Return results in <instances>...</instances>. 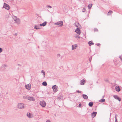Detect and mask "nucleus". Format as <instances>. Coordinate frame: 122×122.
Instances as JSON below:
<instances>
[{
  "instance_id": "obj_24",
  "label": "nucleus",
  "mask_w": 122,
  "mask_h": 122,
  "mask_svg": "<svg viewBox=\"0 0 122 122\" xmlns=\"http://www.w3.org/2000/svg\"><path fill=\"white\" fill-rule=\"evenodd\" d=\"M105 101V100L104 99H102L99 100V102H104Z\"/></svg>"
},
{
  "instance_id": "obj_18",
  "label": "nucleus",
  "mask_w": 122,
  "mask_h": 122,
  "mask_svg": "<svg viewBox=\"0 0 122 122\" xmlns=\"http://www.w3.org/2000/svg\"><path fill=\"white\" fill-rule=\"evenodd\" d=\"M93 103L92 102H89L88 104V105L90 107H92L93 106Z\"/></svg>"
},
{
  "instance_id": "obj_31",
  "label": "nucleus",
  "mask_w": 122,
  "mask_h": 122,
  "mask_svg": "<svg viewBox=\"0 0 122 122\" xmlns=\"http://www.w3.org/2000/svg\"><path fill=\"white\" fill-rule=\"evenodd\" d=\"M92 57H90L89 58V61L90 62L92 60Z\"/></svg>"
},
{
  "instance_id": "obj_41",
  "label": "nucleus",
  "mask_w": 122,
  "mask_h": 122,
  "mask_svg": "<svg viewBox=\"0 0 122 122\" xmlns=\"http://www.w3.org/2000/svg\"><path fill=\"white\" fill-rule=\"evenodd\" d=\"M46 122H51L49 120H47L46 121Z\"/></svg>"
},
{
  "instance_id": "obj_17",
  "label": "nucleus",
  "mask_w": 122,
  "mask_h": 122,
  "mask_svg": "<svg viewBox=\"0 0 122 122\" xmlns=\"http://www.w3.org/2000/svg\"><path fill=\"white\" fill-rule=\"evenodd\" d=\"M83 98L85 99H88L87 96L86 94H83L82 95Z\"/></svg>"
},
{
  "instance_id": "obj_42",
  "label": "nucleus",
  "mask_w": 122,
  "mask_h": 122,
  "mask_svg": "<svg viewBox=\"0 0 122 122\" xmlns=\"http://www.w3.org/2000/svg\"><path fill=\"white\" fill-rule=\"evenodd\" d=\"M39 25V26H42V24H40Z\"/></svg>"
},
{
  "instance_id": "obj_9",
  "label": "nucleus",
  "mask_w": 122,
  "mask_h": 122,
  "mask_svg": "<svg viewBox=\"0 0 122 122\" xmlns=\"http://www.w3.org/2000/svg\"><path fill=\"white\" fill-rule=\"evenodd\" d=\"M25 87L28 90H30L31 88V85L28 84L25 86Z\"/></svg>"
},
{
  "instance_id": "obj_11",
  "label": "nucleus",
  "mask_w": 122,
  "mask_h": 122,
  "mask_svg": "<svg viewBox=\"0 0 122 122\" xmlns=\"http://www.w3.org/2000/svg\"><path fill=\"white\" fill-rule=\"evenodd\" d=\"M34 29L36 30L40 29H41V27L39 25H36L34 27Z\"/></svg>"
},
{
  "instance_id": "obj_29",
  "label": "nucleus",
  "mask_w": 122,
  "mask_h": 122,
  "mask_svg": "<svg viewBox=\"0 0 122 122\" xmlns=\"http://www.w3.org/2000/svg\"><path fill=\"white\" fill-rule=\"evenodd\" d=\"M46 7L51 8H52V6L50 5H47L46 6Z\"/></svg>"
},
{
  "instance_id": "obj_10",
  "label": "nucleus",
  "mask_w": 122,
  "mask_h": 122,
  "mask_svg": "<svg viewBox=\"0 0 122 122\" xmlns=\"http://www.w3.org/2000/svg\"><path fill=\"white\" fill-rule=\"evenodd\" d=\"M116 90L117 92H119L120 91V88L119 86H117L115 87Z\"/></svg>"
},
{
  "instance_id": "obj_28",
  "label": "nucleus",
  "mask_w": 122,
  "mask_h": 122,
  "mask_svg": "<svg viewBox=\"0 0 122 122\" xmlns=\"http://www.w3.org/2000/svg\"><path fill=\"white\" fill-rule=\"evenodd\" d=\"M94 31H98V30L97 28H95L94 29Z\"/></svg>"
},
{
  "instance_id": "obj_21",
  "label": "nucleus",
  "mask_w": 122,
  "mask_h": 122,
  "mask_svg": "<svg viewBox=\"0 0 122 122\" xmlns=\"http://www.w3.org/2000/svg\"><path fill=\"white\" fill-rule=\"evenodd\" d=\"M7 66V65L5 64L3 65L2 66V67L4 69H6L5 67H6Z\"/></svg>"
},
{
  "instance_id": "obj_20",
  "label": "nucleus",
  "mask_w": 122,
  "mask_h": 122,
  "mask_svg": "<svg viewBox=\"0 0 122 122\" xmlns=\"http://www.w3.org/2000/svg\"><path fill=\"white\" fill-rule=\"evenodd\" d=\"M113 12L111 10H110L109 12H108V14H107V15H111V14H112Z\"/></svg>"
},
{
  "instance_id": "obj_6",
  "label": "nucleus",
  "mask_w": 122,
  "mask_h": 122,
  "mask_svg": "<svg viewBox=\"0 0 122 122\" xmlns=\"http://www.w3.org/2000/svg\"><path fill=\"white\" fill-rule=\"evenodd\" d=\"M114 97L115 99H117L119 101H120L121 100V98L118 96L117 95H114L113 96Z\"/></svg>"
},
{
  "instance_id": "obj_3",
  "label": "nucleus",
  "mask_w": 122,
  "mask_h": 122,
  "mask_svg": "<svg viewBox=\"0 0 122 122\" xmlns=\"http://www.w3.org/2000/svg\"><path fill=\"white\" fill-rule=\"evenodd\" d=\"M54 24L59 25L60 26H61L63 25V22L62 21H60L55 23Z\"/></svg>"
},
{
  "instance_id": "obj_38",
  "label": "nucleus",
  "mask_w": 122,
  "mask_h": 122,
  "mask_svg": "<svg viewBox=\"0 0 122 122\" xmlns=\"http://www.w3.org/2000/svg\"><path fill=\"white\" fill-rule=\"evenodd\" d=\"M104 80L106 81V82H108V79H104Z\"/></svg>"
},
{
  "instance_id": "obj_35",
  "label": "nucleus",
  "mask_w": 122,
  "mask_h": 122,
  "mask_svg": "<svg viewBox=\"0 0 122 122\" xmlns=\"http://www.w3.org/2000/svg\"><path fill=\"white\" fill-rule=\"evenodd\" d=\"M119 58H120V59L122 61V56H119Z\"/></svg>"
},
{
  "instance_id": "obj_40",
  "label": "nucleus",
  "mask_w": 122,
  "mask_h": 122,
  "mask_svg": "<svg viewBox=\"0 0 122 122\" xmlns=\"http://www.w3.org/2000/svg\"><path fill=\"white\" fill-rule=\"evenodd\" d=\"M60 54H57V56L58 57H59V56H60Z\"/></svg>"
},
{
  "instance_id": "obj_7",
  "label": "nucleus",
  "mask_w": 122,
  "mask_h": 122,
  "mask_svg": "<svg viewBox=\"0 0 122 122\" xmlns=\"http://www.w3.org/2000/svg\"><path fill=\"white\" fill-rule=\"evenodd\" d=\"M75 32H76L78 34L80 35L81 33L80 30L79 28H77L75 30Z\"/></svg>"
},
{
  "instance_id": "obj_46",
  "label": "nucleus",
  "mask_w": 122,
  "mask_h": 122,
  "mask_svg": "<svg viewBox=\"0 0 122 122\" xmlns=\"http://www.w3.org/2000/svg\"><path fill=\"white\" fill-rule=\"evenodd\" d=\"M116 119H117L116 117H115V120Z\"/></svg>"
},
{
  "instance_id": "obj_12",
  "label": "nucleus",
  "mask_w": 122,
  "mask_h": 122,
  "mask_svg": "<svg viewBox=\"0 0 122 122\" xmlns=\"http://www.w3.org/2000/svg\"><path fill=\"white\" fill-rule=\"evenodd\" d=\"M97 112H93L91 114L92 117L93 118L95 116H96L97 114Z\"/></svg>"
},
{
  "instance_id": "obj_23",
  "label": "nucleus",
  "mask_w": 122,
  "mask_h": 122,
  "mask_svg": "<svg viewBox=\"0 0 122 122\" xmlns=\"http://www.w3.org/2000/svg\"><path fill=\"white\" fill-rule=\"evenodd\" d=\"M42 84L44 86H46L47 85V84L46 81H44L43 82Z\"/></svg>"
},
{
  "instance_id": "obj_25",
  "label": "nucleus",
  "mask_w": 122,
  "mask_h": 122,
  "mask_svg": "<svg viewBox=\"0 0 122 122\" xmlns=\"http://www.w3.org/2000/svg\"><path fill=\"white\" fill-rule=\"evenodd\" d=\"M47 22L46 21H45L43 23H42V26H44L46 25L47 24Z\"/></svg>"
},
{
  "instance_id": "obj_47",
  "label": "nucleus",
  "mask_w": 122,
  "mask_h": 122,
  "mask_svg": "<svg viewBox=\"0 0 122 122\" xmlns=\"http://www.w3.org/2000/svg\"><path fill=\"white\" fill-rule=\"evenodd\" d=\"M104 97V95L103 97H102L103 98Z\"/></svg>"
},
{
  "instance_id": "obj_5",
  "label": "nucleus",
  "mask_w": 122,
  "mask_h": 122,
  "mask_svg": "<svg viewBox=\"0 0 122 122\" xmlns=\"http://www.w3.org/2000/svg\"><path fill=\"white\" fill-rule=\"evenodd\" d=\"M18 107L20 109H22L24 107L23 104L22 103L18 104Z\"/></svg>"
},
{
  "instance_id": "obj_37",
  "label": "nucleus",
  "mask_w": 122,
  "mask_h": 122,
  "mask_svg": "<svg viewBox=\"0 0 122 122\" xmlns=\"http://www.w3.org/2000/svg\"><path fill=\"white\" fill-rule=\"evenodd\" d=\"M81 106H82V104L81 103H80L79 104V106H78L79 107H81Z\"/></svg>"
},
{
  "instance_id": "obj_44",
  "label": "nucleus",
  "mask_w": 122,
  "mask_h": 122,
  "mask_svg": "<svg viewBox=\"0 0 122 122\" xmlns=\"http://www.w3.org/2000/svg\"><path fill=\"white\" fill-rule=\"evenodd\" d=\"M115 122H117V119H116Z\"/></svg>"
},
{
  "instance_id": "obj_33",
  "label": "nucleus",
  "mask_w": 122,
  "mask_h": 122,
  "mask_svg": "<svg viewBox=\"0 0 122 122\" xmlns=\"http://www.w3.org/2000/svg\"><path fill=\"white\" fill-rule=\"evenodd\" d=\"M2 51H3L2 49L1 48H0V53L2 52Z\"/></svg>"
},
{
  "instance_id": "obj_39",
  "label": "nucleus",
  "mask_w": 122,
  "mask_h": 122,
  "mask_svg": "<svg viewBox=\"0 0 122 122\" xmlns=\"http://www.w3.org/2000/svg\"><path fill=\"white\" fill-rule=\"evenodd\" d=\"M100 43H98L97 45L98 46H99L100 45Z\"/></svg>"
},
{
  "instance_id": "obj_16",
  "label": "nucleus",
  "mask_w": 122,
  "mask_h": 122,
  "mask_svg": "<svg viewBox=\"0 0 122 122\" xmlns=\"http://www.w3.org/2000/svg\"><path fill=\"white\" fill-rule=\"evenodd\" d=\"M89 45V46H91L92 45H93L94 44V43L92 41H89L88 43Z\"/></svg>"
},
{
  "instance_id": "obj_26",
  "label": "nucleus",
  "mask_w": 122,
  "mask_h": 122,
  "mask_svg": "<svg viewBox=\"0 0 122 122\" xmlns=\"http://www.w3.org/2000/svg\"><path fill=\"white\" fill-rule=\"evenodd\" d=\"M74 37L77 39H79L80 37L79 36L77 35V34H76L75 35Z\"/></svg>"
},
{
  "instance_id": "obj_2",
  "label": "nucleus",
  "mask_w": 122,
  "mask_h": 122,
  "mask_svg": "<svg viewBox=\"0 0 122 122\" xmlns=\"http://www.w3.org/2000/svg\"><path fill=\"white\" fill-rule=\"evenodd\" d=\"M3 7L7 10H9L10 9L9 5L5 3H4V4Z\"/></svg>"
},
{
  "instance_id": "obj_4",
  "label": "nucleus",
  "mask_w": 122,
  "mask_h": 122,
  "mask_svg": "<svg viewBox=\"0 0 122 122\" xmlns=\"http://www.w3.org/2000/svg\"><path fill=\"white\" fill-rule=\"evenodd\" d=\"M52 88L54 92H56L57 91V86L56 85L52 86Z\"/></svg>"
},
{
  "instance_id": "obj_13",
  "label": "nucleus",
  "mask_w": 122,
  "mask_h": 122,
  "mask_svg": "<svg viewBox=\"0 0 122 122\" xmlns=\"http://www.w3.org/2000/svg\"><path fill=\"white\" fill-rule=\"evenodd\" d=\"M77 44H75L74 45H72V50H74L76 49V47H77Z\"/></svg>"
},
{
  "instance_id": "obj_34",
  "label": "nucleus",
  "mask_w": 122,
  "mask_h": 122,
  "mask_svg": "<svg viewBox=\"0 0 122 122\" xmlns=\"http://www.w3.org/2000/svg\"><path fill=\"white\" fill-rule=\"evenodd\" d=\"M85 10H86V9L85 8H83V10H82V12H85Z\"/></svg>"
},
{
  "instance_id": "obj_8",
  "label": "nucleus",
  "mask_w": 122,
  "mask_h": 122,
  "mask_svg": "<svg viewBox=\"0 0 122 122\" xmlns=\"http://www.w3.org/2000/svg\"><path fill=\"white\" fill-rule=\"evenodd\" d=\"M80 84L81 85H84L86 82L85 80L82 79L80 81Z\"/></svg>"
},
{
  "instance_id": "obj_15",
  "label": "nucleus",
  "mask_w": 122,
  "mask_h": 122,
  "mask_svg": "<svg viewBox=\"0 0 122 122\" xmlns=\"http://www.w3.org/2000/svg\"><path fill=\"white\" fill-rule=\"evenodd\" d=\"M75 24L76 26L77 27V28H78L79 27V25L80 26V25L79 24V22L77 21L75 22Z\"/></svg>"
},
{
  "instance_id": "obj_43",
  "label": "nucleus",
  "mask_w": 122,
  "mask_h": 122,
  "mask_svg": "<svg viewBox=\"0 0 122 122\" xmlns=\"http://www.w3.org/2000/svg\"><path fill=\"white\" fill-rule=\"evenodd\" d=\"M18 65L20 66H21V65H20V64H18Z\"/></svg>"
},
{
  "instance_id": "obj_19",
  "label": "nucleus",
  "mask_w": 122,
  "mask_h": 122,
  "mask_svg": "<svg viewBox=\"0 0 122 122\" xmlns=\"http://www.w3.org/2000/svg\"><path fill=\"white\" fill-rule=\"evenodd\" d=\"M27 116L29 118H31L32 117L31 116V114L30 113L28 112L27 114Z\"/></svg>"
},
{
  "instance_id": "obj_45",
  "label": "nucleus",
  "mask_w": 122,
  "mask_h": 122,
  "mask_svg": "<svg viewBox=\"0 0 122 122\" xmlns=\"http://www.w3.org/2000/svg\"><path fill=\"white\" fill-rule=\"evenodd\" d=\"M15 36H17V33H15Z\"/></svg>"
},
{
  "instance_id": "obj_32",
  "label": "nucleus",
  "mask_w": 122,
  "mask_h": 122,
  "mask_svg": "<svg viewBox=\"0 0 122 122\" xmlns=\"http://www.w3.org/2000/svg\"><path fill=\"white\" fill-rule=\"evenodd\" d=\"M17 18V17L16 16H15L14 17V19L15 21H16V20Z\"/></svg>"
},
{
  "instance_id": "obj_48",
  "label": "nucleus",
  "mask_w": 122,
  "mask_h": 122,
  "mask_svg": "<svg viewBox=\"0 0 122 122\" xmlns=\"http://www.w3.org/2000/svg\"><path fill=\"white\" fill-rule=\"evenodd\" d=\"M16 23H17V22L16 21Z\"/></svg>"
},
{
  "instance_id": "obj_14",
  "label": "nucleus",
  "mask_w": 122,
  "mask_h": 122,
  "mask_svg": "<svg viewBox=\"0 0 122 122\" xmlns=\"http://www.w3.org/2000/svg\"><path fill=\"white\" fill-rule=\"evenodd\" d=\"M27 99L28 100L30 101H34L35 100V99L34 97H28L27 98Z\"/></svg>"
},
{
  "instance_id": "obj_22",
  "label": "nucleus",
  "mask_w": 122,
  "mask_h": 122,
  "mask_svg": "<svg viewBox=\"0 0 122 122\" xmlns=\"http://www.w3.org/2000/svg\"><path fill=\"white\" fill-rule=\"evenodd\" d=\"M92 4H89L88 5V8L89 9H90L92 6Z\"/></svg>"
},
{
  "instance_id": "obj_30",
  "label": "nucleus",
  "mask_w": 122,
  "mask_h": 122,
  "mask_svg": "<svg viewBox=\"0 0 122 122\" xmlns=\"http://www.w3.org/2000/svg\"><path fill=\"white\" fill-rule=\"evenodd\" d=\"M76 92L78 93H81V92L79 90H77L76 91Z\"/></svg>"
},
{
  "instance_id": "obj_1",
  "label": "nucleus",
  "mask_w": 122,
  "mask_h": 122,
  "mask_svg": "<svg viewBox=\"0 0 122 122\" xmlns=\"http://www.w3.org/2000/svg\"><path fill=\"white\" fill-rule=\"evenodd\" d=\"M40 105L43 107H45L46 106V103L44 101H42L40 102Z\"/></svg>"
},
{
  "instance_id": "obj_27",
  "label": "nucleus",
  "mask_w": 122,
  "mask_h": 122,
  "mask_svg": "<svg viewBox=\"0 0 122 122\" xmlns=\"http://www.w3.org/2000/svg\"><path fill=\"white\" fill-rule=\"evenodd\" d=\"M41 72L43 73L44 76V77H45V72L43 70H42L41 71Z\"/></svg>"
},
{
  "instance_id": "obj_36",
  "label": "nucleus",
  "mask_w": 122,
  "mask_h": 122,
  "mask_svg": "<svg viewBox=\"0 0 122 122\" xmlns=\"http://www.w3.org/2000/svg\"><path fill=\"white\" fill-rule=\"evenodd\" d=\"M23 98L24 99H26L27 98V97H26L24 96V97H23Z\"/></svg>"
}]
</instances>
